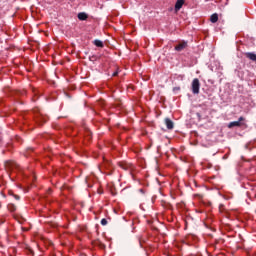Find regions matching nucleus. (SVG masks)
<instances>
[{
  "label": "nucleus",
  "instance_id": "f257e3e1",
  "mask_svg": "<svg viewBox=\"0 0 256 256\" xmlns=\"http://www.w3.org/2000/svg\"><path fill=\"white\" fill-rule=\"evenodd\" d=\"M199 89H201V82L197 78L192 81V93L194 95H199Z\"/></svg>",
  "mask_w": 256,
  "mask_h": 256
},
{
  "label": "nucleus",
  "instance_id": "f03ea898",
  "mask_svg": "<svg viewBox=\"0 0 256 256\" xmlns=\"http://www.w3.org/2000/svg\"><path fill=\"white\" fill-rule=\"evenodd\" d=\"M6 168L7 169H19V164H17V162H15V161H7Z\"/></svg>",
  "mask_w": 256,
  "mask_h": 256
},
{
  "label": "nucleus",
  "instance_id": "7ed1b4c3",
  "mask_svg": "<svg viewBox=\"0 0 256 256\" xmlns=\"http://www.w3.org/2000/svg\"><path fill=\"white\" fill-rule=\"evenodd\" d=\"M183 49H187V42L185 41H182L175 46V51H183Z\"/></svg>",
  "mask_w": 256,
  "mask_h": 256
},
{
  "label": "nucleus",
  "instance_id": "20e7f679",
  "mask_svg": "<svg viewBox=\"0 0 256 256\" xmlns=\"http://www.w3.org/2000/svg\"><path fill=\"white\" fill-rule=\"evenodd\" d=\"M183 5H185V0H177L175 4V11H179Z\"/></svg>",
  "mask_w": 256,
  "mask_h": 256
},
{
  "label": "nucleus",
  "instance_id": "39448f33",
  "mask_svg": "<svg viewBox=\"0 0 256 256\" xmlns=\"http://www.w3.org/2000/svg\"><path fill=\"white\" fill-rule=\"evenodd\" d=\"M245 57H247V59H250V61L256 62V54L253 52H246Z\"/></svg>",
  "mask_w": 256,
  "mask_h": 256
},
{
  "label": "nucleus",
  "instance_id": "423d86ee",
  "mask_svg": "<svg viewBox=\"0 0 256 256\" xmlns=\"http://www.w3.org/2000/svg\"><path fill=\"white\" fill-rule=\"evenodd\" d=\"M88 18H89V16L87 15V13H85V12L78 13L79 21H87Z\"/></svg>",
  "mask_w": 256,
  "mask_h": 256
},
{
  "label": "nucleus",
  "instance_id": "0eeeda50",
  "mask_svg": "<svg viewBox=\"0 0 256 256\" xmlns=\"http://www.w3.org/2000/svg\"><path fill=\"white\" fill-rule=\"evenodd\" d=\"M242 125L243 123H240L239 121H233L228 124V127L229 129H231L233 127H241Z\"/></svg>",
  "mask_w": 256,
  "mask_h": 256
},
{
  "label": "nucleus",
  "instance_id": "6e6552de",
  "mask_svg": "<svg viewBox=\"0 0 256 256\" xmlns=\"http://www.w3.org/2000/svg\"><path fill=\"white\" fill-rule=\"evenodd\" d=\"M165 125H166L167 129H170V130L173 129V127H174L172 120L169 118L165 119Z\"/></svg>",
  "mask_w": 256,
  "mask_h": 256
},
{
  "label": "nucleus",
  "instance_id": "1a4fd4ad",
  "mask_svg": "<svg viewBox=\"0 0 256 256\" xmlns=\"http://www.w3.org/2000/svg\"><path fill=\"white\" fill-rule=\"evenodd\" d=\"M45 121H47V120H45V117H43V116H41V115H37V116H36V122H37L39 125L44 124Z\"/></svg>",
  "mask_w": 256,
  "mask_h": 256
},
{
  "label": "nucleus",
  "instance_id": "9d476101",
  "mask_svg": "<svg viewBox=\"0 0 256 256\" xmlns=\"http://www.w3.org/2000/svg\"><path fill=\"white\" fill-rule=\"evenodd\" d=\"M118 165H119V167H121V169H124V171H128V169L130 167L127 162H119Z\"/></svg>",
  "mask_w": 256,
  "mask_h": 256
},
{
  "label": "nucleus",
  "instance_id": "9b49d317",
  "mask_svg": "<svg viewBox=\"0 0 256 256\" xmlns=\"http://www.w3.org/2000/svg\"><path fill=\"white\" fill-rule=\"evenodd\" d=\"M210 21L211 23H217V21H219V15L217 13L212 14L210 17Z\"/></svg>",
  "mask_w": 256,
  "mask_h": 256
},
{
  "label": "nucleus",
  "instance_id": "f8f14e48",
  "mask_svg": "<svg viewBox=\"0 0 256 256\" xmlns=\"http://www.w3.org/2000/svg\"><path fill=\"white\" fill-rule=\"evenodd\" d=\"M8 210L11 212V213H14V211H17V206H15V204H8Z\"/></svg>",
  "mask_w": 256,
  "mask_h": 256
},
{
  "label": "nucleus",
  "instance_id": "ddd939ff",
  "mask_svg": "<svg viewBox=\"0 0 256 256\" xmlns=\"http://www.w3.org/2000/svg\"><path fill=\"white\" fill-rule=\"evenodd\" d=\"M94 45L96 47H101V48L104 47L103 41H101V40H94Z\"/></svg>",
  "mask_w": 256,
  "mask_h": 256
},
{
  "label": "nucleus",
  "instance_id": "4468645a",
  "mask_svg": "<svg viewBox=\"0 0 256 256\" xmlns=\"http://www.w3.org/2000/svg\"><path fill=\"white\" fill-rule=\"evenodd\" d=\"M10 195H13V197L16 199V201H19V199H21V197H19V195H17V194L10 193Z\"/></svg>",
  "mask_w": 256,
  "mask_h": 256
},
{
  "label": "nucleus",
  "instance_id": "2eb2a0df",
  "mask_svg": "<svg viewBox=\"0 0 256 256\" xmlns=\"http://www.w3.org/2000/svg\"><path fill=\"white\" fill-rule=\"evenodd\" d=\"M101 225H103V226L107 225V219L103 218L101 220Z\"/></svg>",
  "mask_w": 256,
  "mask_h": 256
},
{
  "label": "nucleus",
  "instance_id": "dca6fc26",
  "mask_svg": "<svg viewBox=\"0 0 256 256\" xmlns=\"http://www.w3.org/2000/svg\"><path fill=\"white\" fill-rule=\"evenodd\" d=\"M119 75V70H116L115 72H113L112 77H117Z\"/></svg>",
  "mask_w": 256,
  "mask_h": 256
},
{
  "label": "nucleus",
  "instance_id": "f3484780",
  "mask_svg": "<svg viewBox=\"0 0 256 256\" xmlns=\"http://www.w3.org/2000/svg\"><path fill=\"white\" fill-rule=\"evenodd\" d=\"M242 121H245V118L243 116L239 117V119H238V122L241 123Z\"/></svg>",
  "mask_w": 256,
  "mask_h": 256
},
{
  "label": "nucleus",
  "instance_id": "a211bd4d",
  "mask_svg": "<svg viewBox=\"0 0 256 256\" xmlns=\"http://www.w3.org/2000/svg\"><path fill=\"white\" fill-rule=\"evenodd\" d=\"M175 89L179 91L180 88H175Z\"/></svg>",
  "mask_w": 256,
  "mask_h": 256
},
{
  "label": "nucleus",
  "instance_id": "6ab92c4d",
  "mask_svg": "<svg viewBox=\"0 0 256 256\" xmlns=\"http://www.w3.org/2000/svg\"><path fill=\"white\" fill-rule=\"evenodd\" d=\"M140 191L143 193V189H140Z\"/></svg>",
  "mask_w": 256,
  "mask_h": 256
}]
</instances>
